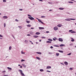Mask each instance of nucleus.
Returning <instances> with one entry per match:
<instances>
[{
    "label": "nucleus",
    "mask_w": 76,
    "mask_h": 76,
    "mask_svg": "<svg viewBox=\"0 0 76 76\" xmlns=\"http://www.w3.org/2000/svg\"><path fill=\"white\" fill-rule=\"evenodd\" d=\"M40 1H42V0H39Z\"/></svg>",
    "instance_id": "obj_57"
},
{
    "label": "nucleus",
    "mask_w": 76,
    "mask_h": 76,
    "mask_svg": "<svg viewBox=\"0 0 76 76\" xmlns=\"http://www.w3.org/2000/svg\"><path fill=\"white\" fill-rule=\"evenodd\" d=\"M51 66H47L46 69H51Z\"/></svg>",
    "instance_id": "obj_10"
},
{
    "label": "nucleus",
    "mask_w": 76,
    "mask_h": 76,
    "mask_svg": "<svg viewBox=\"0 0 76 76\" xmlns=\"http://www.w3.org/2000/svg\"><path fill=\"white\" fill-rule=\"evenodd\" d=\"M71 33H76V32L74 31H72L71 32Z\"/></svg>",
    "instance_id": "obj_27"
},
{
    "label": "nucleus",
    "mask_w": 76,
    "mask_h": 76,
    "mask_svg": "<svg viewBox=\"0 0 76 76\" xmlns=\"http://www.w3.org/2000/svg\"><path fill=\"white\" fill-rule=\"evenodd\" d=\"M20 68H22V66H20Z\"/></svg>",
    "instance_id": "obj_60"
},
{
    "label": "nucleus",
    "mask_w": 76,
    "mask_h": 76,
    "mask_svg": "<svg viewBox=\"0 0 76 76\" xmlns=\"http://www.w3.org/2000/svg\"><path fill=\"white\" fill-rule=\"evenodd\" d=\"M23 67H26V65L23 64Z\"/></svg>",
    "instance_id": "obj_38"
},
{
    "label": "nucleus",
    "mask_w": 76,
    "mask_h": 76,
    "mask_svg": "<svg viewBox=\"0 0 76 76\" xmlns=\"http://www.w3.org/2000/svg\"><path fill=\"white\" fill-rule=\"evenodd\" d=\"M69 70H73V68H69Z\"/></svg>",
    "instance_id": "obj_37"
},
{
    "label": "nucleus",
    "mask_w": 76,
    "mask_h": 76,
    "mask_svg": "<svg viewBox=\"0 0 76 76\" xmlns=\"http://www.w3.org/2000/svg\"><path fill=\"white\" fill-rule=\"evenodd\" d=\"M46 72H51V71H48V70L46 71Z\"/></svg>",
    "instance_id": "obj_44"
},
{
    "label": "nucleus",
    "mask_w": 76,
    "mask_h": 76,
    "mask_svg": "<svg viewBox=\"0 0 76 76\" xmlns=\"http://www.w3.org/2000/svg\"><path fill=\"white\" fill-rule=\"evenodd\" d=\"M70 20H76V19H73V18H70Z\"/></svg>",
    "instance_id": "obj_35"
},
{
    "label": "nucleus",
    "mask_w": 76,
    "mask_h": 76,
    "mask_svg": "<svg viewBox=\"0 0 76 76\" xmlns=\"http://www.w3.org/2000/svg\"><path fill=\"white\" fill-rule=\"evenodd\" d=\"M46 33H49V31H46Z\"/></svg>",
    "instance_id": "obj_54"
},
{
    "label": "nucleus",
    "mask_w": 76,
    "mask_h": 76,
    "mask_svg": "<svg viewBox=\"0 0 76 76\" xmlns=\"http://www.w3.org/2000/svg\"><path fill=\"white\" fill-rule=\"evenodd\" d=\"M69 45L70 46H72V44H70Z\"/></svg>",
    "instance_id": "obj_62"
},
{
    "label": "nucleus",
    "mask_w": 76,
    "mask_h": 76,
    "mask_svg": "<svg viewBox=\"0 0 76 76\" xmlns=\"http://www.w3.org/2000/svg\"><path fill=\"white\" fill-rule=\"evenodd\" d=\"M53 41H56V39H54V38H53Z\"/></svg>",
    "instance_id": "obj_48"
},
{
    "label": "nucleus",
    "mask_w": 76,
    "mask_h": 76,
    "mask_svg": "<svg viewBox=\"0 0 76 76\" xmlns=\"http://www.w3.org/2000/svg\"><path fill=\"white\" fill-rule=\"evenodd\" d=\"M40 72H44V70H43V69H40Z\"/></svg>",
    "instance_id": "obj_22"
},
{
    "label": "nucleus",
    "mask_w": 76,
    "mask_h": 76,
    "mask_svg": "<svg viewBox=\"0 0 76 76\" xmlns=\"http://www.w3.org/2000/svg\"><path fill=\"white\" fill-rule=\"evenodd\" d=\"M42 38H44V39H45V37H42Z\"/></svg>",
    "instance_id": "obj_46"
},
{
    "label": "nucleus",
    "mask_w": 76,
    "mask_h": 76,
    "mask_svg": "<svg viewBox=\"0 0 76 76\" xmlns=\"http://www.w3.org/2000/svg\"><path fill=\"white\" fill-rule=\"evenodd\" d=\"M53 29L55 31H57V30H58V28L57 27H55Z\"/></svg>",
    "instance_id": "obj_5"
},
{
    "label": "nucleus",
    "mask_w": 76,
    "mask_h": 76,
    "mask_svg": "<svg viewBox=\"0 0 76 76\" xmlns=\"http://www.w3.org/2000/svg\"><path fill=\"white\" fill-rule=\"evenodd\" d=\"M26 23H30V21H28L26 20Z\"/></svg>",
    "instance_id": "obj_19"
},
{
    "label": "nucleus",
    "mask_w": 76,
    "mask_h": 76,
    "mask_svg": "<svg viewBox=\"0 0 76 76\" xmlns=\"http://www.w3.org/2000/svg\"><path fill=\"white\" fill-rule=\"evenodd\" d=\"M58 51L59 52H60V53H63V51L62 50H58Z\"/></svg>",
    "instance_id": "obj_13"
},
{
    "label": "nucleus",
    "mask_w": 76,
    "mask_h": 76,
    "mask_svg": "<svg viewBox=\"0 0 76 76\" xmlns=\"http://www.w3.org/2000/svg\"><path fill=\"white\" fill-rule=\"evenodd\" d=\"M28 18H29V19H30V20H35V19H34V18L32 17H28Z\"/></svg>",
    "instance_id": "obj_2"
},
{
    "label": "nucleus",
    "mask_w": 76,
    "mask_h": 76,
    "mask_svg": "<svg viewBox=\"0 0 76 76\" xmlns=\"http://www.w3.org/2000/svg\"><path fill=\"white\" fill-rule=\"evenodd\" d=\"M72 31H73L72 30H69V32H72Z\"/></svg>",
    "instance_id": "obj_39"
},
{
    "label": "nucleus",
    "mask_w": 76,
    "mask_h": 76,
    "mask_svg": "<svg viewBox=\"0 0 76 76\" xmlns=\"http://www.w3.org/2000/svg\"><path fill=\"white\" fill-rule=\"evenodd\" d=\"M58 40L59 41H60L61 42H63V39L61 38H59L58 39Z\"/></svg>",
    "instance_id": "obj_4"
},
{
    "label": "nucleus",
    "mask_w": 76,
    "mask_h": 76,
    "mask_svg": "<svg viewBox=\"0 0 76 76\" xmlns=\"http://www.w3.org/2000/svg\"><path fill=\"white\" fill-rule=\"evenodd\" d=\"M46 42L47 43H51V42H50L49 41H48Z\"/></svg>",
    "instance_id": "obj_18"
},
{
    "label": "nucleus",
    "mask_w": 76,
    "mask_h": 76,
    "mask_svg": "<svg viewBox=\"0 0 76 76\" xmlns=\"http://www.w3.org/2000/svg\"><path fill=\"white\" fill-rule=\"evenodd\" d=\"M41 18H45V16H42L41 17Z\"/></svg>",
    "instance_id": "obj_41"
},
{
    "label": "nucleus",
    "mask_w": 76,
    "mask_h": 76,
    "mask_svg": "<svg viewBox=\"0 0 76 76\" xmlns=\"http://www.w3.org/2000/svg\"><path fill=\"white\" fill-rule=\"evenodd\" d=\"M3 2H6V0H3Z\"/></svg>",
    "instance_id": "obj_42"
},
{
    "label": "nucleus",
    "mask_w": 76,
    "mask_h": 76,
    "mask_svg": "<svg viewBox=\"0 0 76 76\" xmlns=\"http://www.w3.org/2000/svg\"><path fill=\"white\" fill-rule=\"evenodd\" d=\"M36 19H37V20H38L39 22H40L42 24H43V25H44V23H43L42 22V21H41V20L39 19L38 18H36Z\"/></svg>",
    "instance_id": "obj_3"
},
{
    "label": "nucleus",
    "mask_w": 76,
    "mask_h": 76,
    "mask_svg": "<svg viewBox=\"0 0 76 76\" xmlns=\"http://www.w3.org/2000/svg\"><path fill=\"white\" fill-rule=\"evenodd\" d=\"M3 18L4 19H7L8 18L7 17V16H4L3 17Z\"/></svg>",
    "instance_id": "obj_7"
},
{
    "label": "nucleus",
    "mask_w": 76,
    "mask_h": 76,
    "mask_svg": "<svg viewBox=\"0 0 76 76\" xmlns=\"http://www.w3.org/2000/svg\"><path fill=\"white\" fill-rule=\"evenodd\" d=\"M24 42H26V43H28V40H25Z\"/></svg>",
    "instance_id": "obj_23"
},
{
    "label": "nucleus",
    "mask_w": 76,
    "mask_h": 76,
    "mask_svg": "<svg viewBox=\"0 0 76 76\" xmlns=\"http://www.w3.org/2000/svg\"><path fill=\"white\" fill-rule=\"evenodd\" d=\"M64 64L65 65H68V63L66 61L64 62Z\"/></svg>",
    "instance_id": "obj_9"
},
{
    "label": "nucleus",
    "mask_w": 76,
    "mask_h": 76,
    "mask_svg": "<svg viewBox=\"0 0 76 76\" xmlns=\"http://www.w3.org/2000/svg\"><path fill=\"white\" fill-rule=\"evenodd\" d=\"M15 20L16 21H17V22H18L19 21V20H18L17 19H15Z\"/></svg>",
    "instance_id": "obj_51"
},
{
    "label": "nucleus",
    "mask_w": 76,
    "mask_h": 76,
    "mask_svg": "<svg viewBox=\"0 0 76 76\" xmlns=\"http://www.w3.org/2000/svg\"><path fill=\"white\" fill-rule=\"evenodd\" d=\"M49 11H52V10H49Z\"/></svg>",
    "instance_id": "obj_64"
},
{
    "label": "nucleus",
    "mask_w": 76,
    "mask_h": 76,
    "mask_svg": "<svg viewBox=\"0 0 76 76\" xmlns=\"http://www.w3.org/2000/svg\"><path fill=\"white\" fill-rule=\"evenodd\" d=\"M19 72H20V73L22 76H25L23 72V71L22 70H19Z\"/></svg>",
    "instance_id": "obj_1"
},
{
    "label": "nucleus",
    "mask_w": 76,
    "mask_h": 76,
    "mask_svg": "<svg viewBox=\"0 0 76 76\" xmlns=\"http://www.w3.org/2000/svg\"><path fill=\"white\" fill-rule=\"evenodd\" d=\"M28 16H29L30 17H31V16H31V15H29V14H28Z\"/></svg>",
    "instance_id": "obj_43"
},
{
    "label": "nucleus",
    "mask_w": 76,
    "mask_h": 76,
    "mask_svg": "<svg viewBox=\"0 0 76 76\" xmlns=\"http://www.w3.org/2000/svg\"><path fill=\"white\" fill-rule=\"evenodd\" d=\"M31 29H34V28L31 27Z\"/></svg>",
    "instance_id": "obj_53"
},
{
    "label": "nucleus",
    "mask_w": 76,
    "mask_h": 76,
    "mask_svg": "<svg viewBox=\"0 0 76 76\" xmlns=\"http://www.w3.org/2000/svg\"><path fill=\"white\" fill-rule=\"evenodd\" d=\"M27 26L28 27H31V25H29V24L27 25Z\"/></svg>",
    "instance_id": "obj_24"
},
{
    "label": "nucleus",
    "mask_w": 76,
    "mask_h": 76,
    "mask_svg": "<svg viewBox=\"0 0 76 76\" xmlns=\"http://www.w3.org/2000/svg\"><path fill=\"white\" fill-rule=\"evenodd\" d=\"M59 10H64V8H59Z\"/></svg>",
    "instance_id": "obj_14"
},
{
    "label": "nucleus",
    "mask_w": 76,
    "mask_h": 76,
    "mask_svg": "<svg viewBox=\"0 0 76 76\" xmlns=\"http://www.w3.org/2000/svg\"><path fill=\"white\" fill-rule=\"evenodd\" d=\"M3 73H4V72H6V71H3Z\"/></svg>",
    "instance_id": "obj_56"
},
{
    "label": "nucleus",
    "mask_w": 76,
    "mask_h": 76,
    "mask_svg": "<svg viewBox=\"0 0 76 76\" xmlns=\"http://www.w3.org/2000/svg\"><path fill=\"white\" fill-rule=\"evenodd\" d=\"M59 3V2L58 1L56 2V3Z\"/></svg>",
    "instance_id": "obj_55"
},
{
    "label": "nucleus",
    "mask_w": 76,
    "mask_h": 76,
    "mask_svg": "<svg viewBox=\"0 0 76 76\" xmlns=\"http://www.w3.org/2000/svg\"><path fill=\"white\" fill-rule=\"evenodd\" d=\"M4 76H9V75H4Z\"/></svg>",
    "instance_id": "obj_52"
},
{
    "label": "nucleus",
    "mask_w": 76,
    "mask_h": 76,
    "mask_svg": "<svg viewBox=\"0 0 76 76\" xmlns=\"http://www.w3.org/2000/svg\"><path fill=\"white\" fill-rule=\"evenodd\" d=\"M68 2L69 3H73V2L72 1H68Z\"/></svg>",
    "instance_id": "obj_21"
},
{
    "label": "nucleus",
    "mask_w": 76,
    "mask_h": 76,
    "mask_svg": "<svg viewBox=\"0 0 76 76\" xmlns=\"http://www.w3.org/2000/svg\"><path fill=\"white\" fill-rule=\"evenodd\" d=\"M54 46L56 47H59V46L58 45H54Z\"/></svg>",
    "instance_id": "obj_26"
},
{
    "label": "nucleus",
    "mask_w": 76,
    "mask_h": 76,
    "mask_svg": "<svg viewBox=\"0 0 76 76\" xmlns=\"http://www.w3.org/2000/svg\"><path fill=\"white\" fill-rule=\"evenodd\" d=\"M30 34L32 35V34H33V32H32V31H31L30 32Z\"/></svg>",
    "instance_id": "obj_30"
},
{
    "label": "nucleus",
    "mask_w": 76,
    "mask_h": 76,
    "mask_svg": "<svg viewBox=\"0 0 76 76\" xmlns=\"http://www.w3.org/2000/svg\"><path fill=\"white\" fill-rule=\"evenodd\" d=\"M18 27L20 29L22 28V26H18Z\"/></svg>",
    "instance_id": "obj_34"
},
{
    "label": "nucleus",
    "mask_w": 76,
    "mask_h": 76,
    "mask_svg": "<svg viewBox=\"0 0 76 76\" xmlns=\"http://www.w3.org/2000/svg\"><path fill=\"white\" fill-rule=\"evenodd\" d=\"M12 47L11 46H10L9 48V50H11L12 49Z\"/></svg>",
    "instance_id": "obj_25"
},
{
    "label": "nucleus",
    "mask_w": 76,
    "mask_h": 76,
    "mask_svg": "<svg viewBox=\"0 0 76 76\" xmlns=\"http://www.w3.org/2000/svg\"><path fill=\"white\" fill-rule=\"evenodd\" d=\"M48 41H53V39H48Z\"/></svg>",
    "instance_id": "obj_16"
},
{
    "label": "nucleus",
    "mask_w": 76,
    "mask_h": 76,
    "mask_svg": "<svg viewBox=\"0 0 76 76\" xmlns=\"http://www.w3.org/2000/svg\"><path fill=\"white\" fill-rule=\"evenodd\" d=\"M39 34H40V33L39 32H37L36 33V35H39Z\"/></svg>",
    "instance_id": "obj_11"
},
{
    "label": "nucleus",
    "mask_w": 76,
    "mask_h": 76,
    "mask_svg": "<svg viewBox=\"0 0 76 76\" xmlns=\"http://www.w3.org/2000/svg\"><path fill=\"white\" fill-rule=\"evenodd\" d=\"M23 9H19V10H20V11H22L23 10Z\"/></svg>",
    "instance_id": "obj_47"
},
{
    "label": "nucleus",
    "mask_w": 76,
    "mask_h": 76,
    "mask_svg": "<svg viewBox=\"0 0 76 76\" xmlns=\"http://www.w3.org/2000/svg\"><path fill=\"white\" fill-rule=\"evenodd\" d=\"M71 54H72V53H70L69 54H67V55H68V56H70V55H71Z\"/></svg>",
    "instance_id": "obj_33"
},
{
    "label": "nucleus",
    "mask_w": 76,
    "mask_h": 76,
    "mask_svg": "<svg viewBox=\"0 0 76 76\" xmlns=\"http://www.w3.org/2000/svg\"><path fill=\"white\" fill-rule=\"evenodd\" d=\"M39 42H41V41H42L41 40H39Z\"/></svg>",
    "instance_id": "obj_59"
},
{
    "label": "nucleus",
    "mask_w": 76,
    "mask_h": 76,
    "mask_svg": "<svg viewBox=\"0 0 76 76\" xmlns=\"http://www.w3.org/2000/svg\"><path fill=\"white\" fill-rule=\"evenodd\" d=\"M25 61V60H24L23 59H22L21 60V62H22L23 61Z\"/></svg>",
    "instance_id": "obj_40"
},
{
    "label": "nucleus",
    "mask_w": 76,
    "mask_h": 76,
    "mask_svg": "<svg viewBox=\"0 0 76 76\" xmlns=\"http://www.w3.org/2000/svg\"><path fill=\"white\" fill-rule=\"evenodd\" d=\"M56 55L57 56H59V53H56Z\"/></svg>",
    "instance_id": "obj_28"
},
{
    "label": "nucleus",
    "mask_w": 76,
    "mask_h": 76,
    "mask_svg": "<svg viewBox=\"0 0 76 76\" xmlns=\"http://www.w3.org/2000/svg\"><path fill=\"white\" fill-rule=\"evenodd\" d=\"M65 20H67V21H70V18H67L66 19H65Z\"/></svg>",
    "instance_id": "obj_8"
},
{
    "label": "nucleus",
    "mask_w": 76,
    "mask_h": 76,
    "mask_svg": "<svg viewBox=\"0 0 76 76\" xmlns=\"http://www.w3.org/2000/svg\"><path fill=\"white\" fill-rule=\"evenodd\" d=\"M39 28L40 30H41L42 29H44V28L42 27H39Z\"/></svg>",
    "instance_id": "obj_6"
},
{
    "label": "nucleus",
    "mask_w": 76,
    "mask_h": 76,
    "mask_svg": "<svg viewBox=\"0 0 76 76\" xmlns=\"http://www.w3.org/2000/svg\"><path fill=\"white\" fill-rule=\"evenodd\" d=\"M27 36H31V35L29 34H28L27 35Z\"/></svg>",
    "instance_id": "obj_50"
},
{
    "label": "nucleus",
    "mask_w": 76,
    "mask_h": 76,
    "mask_svg": "<svg viewBox=\"0 0 76 76\" xmlns=\"http://www.w3.org/2000/svg\"><path fill=\"white\" fill-rule=\"evenodd\" d=\"M36 58L38 59V60H41V58H40L38 57H37Z\"/></svg>",
    "instance_id": "obj_20"
},
{
    "label": "nucleus",
    "mask_w": 76,
    "mask_h": 76,
    "mask_svg": "<svg viewBox=\"0 0 76 76\" xmlns=\"http://www.w3.org/2000/svg\"><path fill=\"white\" fill-rule=\"evenodd\" d=\"M12 37H13V38H14V39H15V37H14V36H12Z\"/></svg>",
    "instance_id": "obj_63"
},
{
    "label": "nucleus",
    "mask_w": 76,
    "mask_h": 76,
    "mask_svg": "<svg viewBox=\"0 0 76 76\" xmlns=\"http://www.w3.org/2000/svg\"><path fill=\"white\" fill-rule=\"evenodd\" d=\"M57 26H58V27H60L61 26V25H58Z\"/></svg>",
    "instance_id": "obj_29"
},
{
    "label": "nucleus",
    "mask_w": 76,
    "mask_h": 76,
    "mask_svg": "<svg viewBox=\"0 0 76 76\" xmlns=\"http://www.w3.org/2000/svg\"><path fill=\"white\" fill-rule=\"evenodd\" d=\"M37 54H41V53L40 52H37L36 53Z\"/></svg>",
    "instance_id": "obj_12"
},
{
    "label": "nucleus",
    "mask_w": 76,
    "mask_h": 76,
    "mask_svg": "<svg viewBox=\"0 0 76 76\" xmlns=\"http://www.w3.org/2000/svg\"><path fill=\"white\" fill-rule=\"evenodd\" d=\"M61 64H62V65H64V64L63 63H61Z\"/></svg>",
    "instance_id": "obj_61"
},
{
    "label": "nucleus",
    "mask_w": 76,
    "mask_h": 76,
    "mask_svg": "<svg viewBox=\"0 0 76 76\" xmlns=\"http://www.w3.org/2000/svg\"><path fill=\"white\" fill-rule=\"evenodd\" d=\"M7 68V69H10V70H12V68H11L8 67Z\"/></svg>",
    "instance_id": "obj_31"
},
{
    "label": "nucleus",
    "mask_w": 76,
    "mask_h": 76,
    "mask_svg": "<svg viewBox=\"0 0 76 76\" xmlns=\"http://www.w3.org/2000/svg\"><path fill=\"white\" fill-rule=\"evenodd\" d=\"M50 48L51 49L53 48V47L52 46H51L50 47Z\"/></svg>",
    "instance_id": "obj_49"
},
{
    "label": "nucleus",
    "mask_w": 76,
    "mask_h": 76,
    "mask_svg": "<svg viewBox=\"0 0 76 76\" xmlns=\"http://www.w3.org/2000/svg\"><path fill=\"white\" fill-rule=\"evenodd\" d=\"M33 37L34 38H37V37H38V36L37 35H34Z\"/></svg>",
    "instance_id": "obj_15"
},
{
    "label": "nucleus",
    "mask_w": 76,
    "mask_h": 76,
    "mask_svg": "<svg viewBox=\"0 0 76 76\" xmlns=\"http://www.w3.org/2000/svg\"><path fill=\"white\" fill-rule=\"evenodd\" d=\"M0 37H3V36H2V35H0Z\"/></svg>",
    "instance_id": "obj_58"
},
{
    "label": "nucleus",
    "mask_w": 76,
    "mask_h": 76,
    "mask_svg": "<svg viewBox=\"0 0 76 76\" xmlns=\"http://www.w3.org/2000/svg\"><path fill=\"white\" fill-rule=\"evenodd\" d=\"M63 46H65V45L63 44H61L60 45V47H63Z\"/></svg>",
    "instance_id": "obj_17"
},
{
    "label": "nucleus",
    "mask_w": 76,
    "mask_h": 76,
    "mask_svg": "<svg viewBox=\"0 0 76 76\" xmlns=\"http://www.w3.org/2000/svg\"><path fill=\"white\" fill-rule=\"evenodd\" d=\"M6 23H4V28H6Z\"/></svg>",
    "instance_id": "obj_32"
},
{
    "label": "nucleus",
    "mask_w": 76,
    "mask_h": 76,
    "mask_svg": "<svg viewBox=\"0 0 76 76\" xmlns=\"http://www.w3.org/2000/svg\"><path fill=\"white\" fill-rule=\"evenodd\" d=\"M75 41V40L73 39H72L71 40V41L72 42H74V41Z\"/></svg>",
    "instance_id": "obj_36"
},
{
    "label": "nucleus",
    "mask_w": 76,
    "mask_h": 76,
    "mask_svg": "<svg viewBox=\"0 0 76 76\" xmlns=\"http://www.w3.org/2000/svg\"><path fill=\"white\" fill-rule=\"evenodd\" d=\"M21 54H25V53H23V52H22V51H21Z\"/></svg>",
    "instance_id": "obj_45"
}]
</instances>
